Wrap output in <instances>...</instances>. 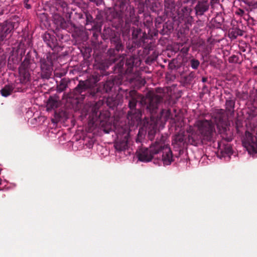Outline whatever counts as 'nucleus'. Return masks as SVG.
Here are the masks:
<instances>
[{"mask_svg": "<svg viewBox=\"0 0 257 257\" xmlns=\"http://www.w3.org/2000/svg\"><path fill=\"white\" fill-rule=\"evenodd\" d=\"M125 99L127 100V106L129 110L127 112V118L132 121V123H138L142 119V111L137 108V104L140 102L142 105L146 106V110L151 115L156 113L158 109V104L163 99V98L151 91L148 92L146 96L139 93L135 90L126 91Z\"/></svg>", "mask_w": 257, "mask_h": 257, "instance_id": "f257e3e1", "label": "nucleus"}, {"mask_svg": "<svg viewBox=\"0 0 257 257\" xmlns=\"http://www.w3.org/2000/svg\"><path fill=\"white\" fill-rule=\"evenodd\" d=\"M135 62V57L130 56L125 60L122 57L114 66V73L118 74L114 78L107 79L102 85L99 84L95 89L96 98H99L104 93L111 91L115 85H120L126 83L127 74L133 72Z\"/></svg>", "mask_w": 257, "mask_h": 257, "instance_id": "f03ea898", "label": "nucleus"}, {"mask_svg": "<svg viewBox=\"0 0 257 257\" xmlns=\"http://www.w3.org/2000/svg\"><path fill=\"white\" fill-rule=\"evenodd\" d=\"M29 53H28L24 61L22 62L19 67L20 83L13 85H6L1 90L2 96L7 97L10 95L14 90L15 91L22 92L26 90L28 87L29 82L31 79V74L30 69L31 65V59L29 56Z\"/></svg>", "mask_w": 257, "mask_h": 257, "instance_id": "7ed1b4c3", "label": "nucleus"}, {"mask_svg": "<svg viewBox=\"0 0 257 257\" xmlns=\"http://www.w3.org/2000/svg\"><path fill=\"white\" fill-rule=\"evenodd\" d=\"M111 14L113 19L122 22L124 20L125 25L128 27L131 23L135 24L138 21L135 8L131 5L130 0H118L117 5L111 12Z\"/></svg>", "mask_w": 257, "mask_h": 257, "instance_id": "20e7f679", "label": "nucleus"}, {"mask_svg": "<svg viewBox=\"0 0 257 257\" xmlns=\"http://www.w3.org/2000/svg\"><path fill=\"white\" fill-rule=\"evenodd\" d=\"M212 118L215 122L222 138L227 142H230L232 137L231 133L227 129V121L225 116L224 110L222 109L217 110L213 114Z\"/></svg>", "mask_w": 257, "mask_h": 257, "instance_id": "39448f33", "label": "nucleus"}, {"mask_svg": "<svg viewBox=\"0 0 257 257\" xmlns=\"http://www.w3.org/2000/svg\"><path fill=\"white\" fill-rule=\"evenodd\" d=\"M194 126L197 128L202 139L207 141H212L215 133L214 124L212 121L205 119H198L196 121Z\"/></svg>", "mask_w": 257, "mask_h": 257, "instance_id": "423d86ee", "label": "nucleus"}, {"mask_svg": "<svg viewBox=\"0 0 257 257\" xmlns=\"http://www.w3.org/2000/svg\"><path fill=\"white\" fill-rule=\"evenodd\" d=\"M91 115L92 119L99 123V125L103 128L106 133H109V128L111 126L110 121V116L107 111H101L99 110V106L96 103L91 109Z\"/></svg>", "mask_w": 257, "mask_h": 257, "instance_id": "0eeeda50", "label": "nucleus"}, {"mask_svg": "<svg viewBox=\"0 0 257 257\" xmlns=\"http://www.w3.org/2000/svg\"><path fill=\"white\" fill-rule=\"evenodd\" d=\"M41 71L40 75L43 79H49L51 78L53 70L52 55L51 53L46 54L40 60Z\"/></svg>", "mask_w": 257, "mask_h": 257, "instance_id": "6e6552de", "label": "nucleus"}, {"mask_svg": "<svg viewBox=\"0 0 257 257\" xmlns=\"http://www.w3.org/2000/svg\"><path fill=\"white\" fill-rule=\"evenodd\" d=\"M158 140L152 144L149 148L142 147L137 151V157L139 160L143 162H149L152 160L154 156L158 154V150L157 148Z\"/></svg>", "mask_w": 257, "mask_h": 257, "instance_id": "1a4fd4ad", "label": "nucleus"}, {"mask_svg": "<svg viewBox=\"0 0 257 257\" xmlns=\"http://www.w3.org/2000/svg\"><path fill=\"white\" fill-rule=\"evenodd\" d=\"M157 148L158 150V153L162 152V161L165 165H170L173 161V154L168 144H165L164 137H161L160 140H158Z\"/></svg>", "mask_w": 257, "mask_h": 257, "instance_id": "9d476101", "label": "nucleus"}, {"mask_svg": "<svg viewBox=\"0 0 257 257\" xmlns=\"http://www.w3.org/2000/svg\"><path fill=\"white\" fill-rule=\"evenodd\" d=\"M75 96L80 95L82 99L85 96H91L96 98L95 89H90L83 80H80L76 87L73 90Z\"/></svg>", "mask_w": 257, "mask_h": 257, "instance_id": "9b49d317", "label": "nucleus"}, {"mask_svg": "<svg viewBox=\"0 0 257 257\" xmlns=\"http://www.w3.org/2000/svg\"><path fill=\"white\" fill-rule=\"evenodd\" d=\"M14 28L13 23L10 21H5L0 25V46L7 40L8 35L11 33Z\"/></svg>", "mask_w": 257, "mask_h": 257, "instance_id": "f8f14e48", "label": "nucleus"}, {"mask_svg": "<svg viewBox=\"0 0 257 257\" xmlns=\"http://www.w3.org/2000/svg\"><path fill=\"white\" fill-rule=\"evenodd\" d=\"M209 5L208 1H198L194 8L196 15L197 16L203 15L208 10Z\"/></svg>", "mask_w": 257, "mask_h": 257, "instance_id": "ddd939ff", "label": "nucleus"}, {"mask_svg": "<svg viewBox=\"0 0 257 257\" xmlns=\"http://www.w3.org/2000/svg\"><path fill=\"white\" fill-rule=\"evenodd\" d=\"M128 135L125 134L122 138L116 141L114 144L115 150L118 152L123 151L128 148Z\"/></svg>", "mask_w": 257, "mask_h": 257, "instance_id": "4468645a", "label": "nucleus"}, {"mask_svg": "<svg viewBox=\"0 0 257 257\" xmlns=\"http://www.w3.org/2000/svg\"><path fill=\"white\" fill-rule=\"evenodd\" d=\"M111 46L113 47L109 50V53L111 54V51H116L117 52L122 51L123 46L121 43V40L119 36H114L110 39Z\"/></svg>", "mask_w": 257, "mask_h": 257, "instance_id": "2eb2a0df", "label": "nucleus"}, {"mask_svg": "<svg viewBox=\"0 0 257 257\" xmlns=\"http://www.w3.org/2000/svg\"><path fill=\"white\" fill-rule=\"evenodd\" d=\"M43 39L47 44L48 47L52 50L57 45V40L53 35H51L49 33H45L43 35Z\"/></svg>", "mask_w": 257, "mask_h": 257, "instance_id": "dca6fc26", "label": "nucleus"}, {"mask_svg": "<svg viewBox=\"0 0 257 257\" xmlns=\"http://www.w3.org/2000/svg\"><path fill=\"white\" fill-rule=\"evenodd\" d=\"M187 132L190 134L188 137L189 143L192 145L197 146L200 142V139H202L201 135H197L191 126L189 127Z\"/></svg>", "mask_w": 257, "mask_h": 257, "instance_id": "f3484780", "label": "nucleus"}, {"mask_svg": "<svg viewBox=\"0 0 257 257\" xmlns=\"http://www.w3.org/2000/svg\"><path fill=\"white\" fill-rule=\"evenodd\" d=\"M133 39L139 40L140 43H145V40L148 39V36L145 32H142L140 28H134L132 32Z\"/></svg>", "mask_w": 257, "mask_h": 257, "instance_id": "a211bd4d", "label": "nucleus"}, {"mask_svg": "<svg viewBox=\"0 0 257 257\" xmlns=\"http://www.w3.org/2000/svg\"><path fill=\"white\" fill-rule=\"evenodd\" d=\"M100 76L98 74H94L90 76L87 79L83 80L88 85L90 89H95V86L97 83L100 80Z\"/></svg>", "mask_w": 257, "mask_h": 257, "instance_id": "6ab92c4d", "label": "nucleus"}, {"mask_svg": "<svg viewBox=\"0 0 257 257\" xmlns=\"http://www.w3.org/2000/svg\"><path fill=\"white\" fill-rule=\"evenodd\" d=\"M146 132H148V137L149 140L152 141L155 138L157 131V124L153 122H148L145 125Z\"/></svg>", "mask_w": 257, "mask_h": 257, "instance_id": "aec40b11", "label": "nucleus"}, {"mask_svg": "<svg viewBox=\"0 0 257 257\" xmlns=\"http://www.w3.org/2000/svg\"><path fill=\"white\" fill-rule=\"evenodd\" d=\"M218 148L223 156L225 155L229 156L232 154V147L228 143L225 144L223 142H218Z\"/></svg>", "mask_w": 257, "mask_h": 257, "instance_id": "412c9836", "label": "nucleus"}, {"mask_svg": "<svg viewBox=\"0 0 257 257\" xmlns=\"http://www.w3.org/2000/svg\"><path fill=\"white\" fill-rule=\"evenodd\" d=\"M59 102L58 97L51 96L49 97L47 103V110L50 111L57 108L59 106Z\"/></svg>", "mask_w": 257, "mask_h": 257, "instance_id": "4be33fe9", "label": "nucleus"}, {"mask_svg": "<svg viewBox=\"0 0 257 257\" xmlns=\"http://www.w3.org/2000/svg\"><path fill=\"white\" fill-rule=\"evenodd\" d=\"M235 103V100L232 97H229L226 100L225 102V108L227 112L230 113V114H234V106Z\"/></svg>", "mask_w": 257, "mask_h": 257, "instance_id": "5701e85b", "label": "nucleus"}, {"mask_svg": "<svg viewBox=\"0 0 257 257\" xmlns=\"http://www.w3.org/2000/svg\"><path fill=\"white\" fill-rule=\"evenodd\" d=\"M243 32L239 29H233L229 31L228 33L229 37L232 39H235L238 36H242Z\"/></svg>", "mask_w": 257, "mask_h": 257, "instance_id": "b1692460", "label": "nucleus"}, {"mask_svg": "<svg viewBox=\"0 0 257 257\" xmlns=\"http://www.w3.org/2000/svg\"><path fill=\"white\" fill-rule=\"evenodd\" d=\"M68 86V81L65 78L62 79L57 86L58 92H61L64 91Z\"/></svg>", "mask_w": 257, "mask_h": 257, "instance_id": "393cba45", "label": "nucleus"}, {"mask_svg": "<svg viewBox=\"0 0 257 257\" xmlns=\"http://www.w3.org/2000/svg\"><path fill=\"white\" fill-rule=\"evenodd\" d=\"M249 96V100L252 104H257V89H252L250 91Z\"/></svg>", "mask_w": 257, "mask_h": 257, "instance_id": "a878e982", "label": "nucleus"}, {"mask_svg": "<svg viewBox=\"0 0 257 257\" xmlns=\"http://www.w3.org/2000/svg\"><path fill=\"white\" fill-rule=\"evenodd\" d=\"M86 25L87 26H88L89 24H93V26L91 27V28H87V29L89 30H93L94 28L96 27V26H95V22L94 20H93L92 16L89 14H86Z\"/></svg>", "mask_w": 257, "mask_h": 257, "instance_id": "bb28decb", "label": "nucleus"}, {"mask_svg": "<svg viewBox=\"0 0 257 257\" xmlns=\"http://www.w3.org/2000/svg\"><path fill=\"white\" fill-rule=\"evenodd\" d=\"M200 61L198 60L193 58L192 56L190 57L189 66H190V67L193 69H197L200 65Z\"/></svg>", "mask_w": 257, "mask_h": 257, "instance_id": "cd10ccee", "label": "nucleus"}, {"mask_svg": "<svg viewBox=\"0 0 257 257\" xmlns=\"http://www.w3.org/2000/svg\"><path fill=\"white\" fill-rule=\"evenodd\" d=\"M235 95L236 97L240 100H245L249 99L248 94L246 92L237 91Z\"/></svg>", "mask_w": 257, "mask_h": 257, "instance_id": "c85d7f7f", "label": "nucleus"}, {"mask_svg": "<svg viewBox=\"0 0 257 257\" xmlns=\"http://www.w3.org/2000/svg\"><path fill=\"white\" fill-rule=\"evenodd\" d=\"M196 74L194 71L191 72L188 75L184 77V80L186 83L190 84L195 78Z\"/></svg>", "mask_w": 257, "mask_h": 257, "instance_id": "c756f323", "label": "nucleus"}, {"mask_svg": "<svg viewBox=\"0 0 257 257\" xmlns=\"http://www.w3.org/2000/svg\"><path fill=\"white\" fill-rule=\"evenodd\" d=\"M243 2L249 7L250 10L257 8V2H253L250 0H243Z\"/></svg>", "mask_w": 257, "mask_h": 257, "instance_id": "7c9ffc66", "label": "nucleus"}, {"mask_svg": "<svg viewBox=\"0 0 257 257\" xmlns=\"http://www.w3.org/2000/svg\"><path fill=\"white\" fill-rule=\"evenodd\" d=\"M96 29V27L94 28V30L93 31V35L92 37V41L93 42L96 43L97 41L98 37L99 35L100 30H95Z\"/></svg>", "mask_w": 257, "mask_h": 257, "instance_id": "2f4dec72", "label": "nucleus"}, {"mask_svg": "<svg viewBox=\"0 0 257 257\" xmlns=\"http://www.w3.org/2000/svg\"><path fill=\"white\" fill-rule=\"evenodd\" d=\"M184 141V136L181 135H176L174 139V141L175 143L179 144L180 143H182Z\"/></svg>", "mask_w": 257, "mask_h": 257, "instance_id": "473e14b6", "label": "nucleus"}, {"mask_svg": "<svg viewBox=\"0 0 257 257\" xmlns=\"http://www.w3.org/2000/svg\"><path fill=\"white\" fill-rule=\"evenodd\" d=\"M238 60L237 56L233 55L228 58V61L229 63H236Z\"/></svg>", "mask_w": 257, "mask_h": 257, "instance_id": "72a5a7b5", "label": "nucleus"}, {"mask_svg": "<svg viewBox=\"0 0 257 257\" xmlns=\"http://www.w3.org/2000/svg\"><path fill=\"white\" fill-rule=\"evenodd\" d=\"M189 50V48L188 47H184L181 50V52L183 54H187Z\"/></svg>", "mask_w": 257, "mask_h": 257, "instance_id": "f704fd0d", "label": "nucleus"}, {"mask_svg": "<svg viewBox=\"0 0 257 257\" xmlns=\"http://www.w3.org/2000/svg\"><path fill=\"white\" fill-rule=\"evenodd\" d=\"M60 26L63 29H66L67 23L66 22L64 19L61 22Z\"/></svg>", "mask_w": 257, "mask_h": 257, "instance_id": "c9c22d12", "label": "nucleus"}, {"mask_svg": "<svg viewBox=\"0 0 257 257\" xmlns=\"http://www.w3.org/2000/svg\"><path fill=\"white\" fill-rule=\"evenodd\" d=\"M29 0H24V4L25 5V7L27 9H30L31 8V6L30 5L28 4Z\"/></svg>", "mask_w": 257, "mask_h": 257, "instance_id": "e433bc0d", "label": "nucleus"}, {"mask_svg": "<svg viewBox=\"0 0 257 257\" xmlns=\"http://www.w3.org/2000/svg\"><path fill=\"white\" fill-rule=\"evenodd\" d=\"M57 3H59L61 6L64 7L66 6V3L63 1V0H56Z\"/></svg>", "mask_w": 257, "mask_h": 257, "instance_id": "4c0bfd02", "label": "nucleus"}, {"mask_svg": "<svg viewBox=\"0 0 257 257\" xmlns=\"http://www.w3.org/2000/svg\"><path fill=\"white\" fill-rule=\"evenodd\" d=\"M165 7L168 9H170L171 10H172L175 7L174 4L173 3H172L171 4H169V6H167V4H165Z\"/></svg>", "mask_w": 257, "mask_h": 257, "instance_id": "58836bf2", "label": "nucleus"}, {"mask_svg": "<svg viewBox=\"0 0 257 257\" xmlns=\"http://www.w3.org/2000/svg\"><path fill=\"white\" fill-rule=\"evenodd\" d=\"M140 132L139 131V134H138V136L137 137V138L136 139V142L137 143H139V142H141V140H140Z\"/></svg>", "mask_w": 257, "mask_h": 257, "instance_id": "ea45409f", "label": "nucleus"}, {"mask_svg": "<svg viewBox=\"0 0 257 257\" xmlns=\"http://www.w3.org/2000/svg\"><path fill=\"white\" fill-rule=\"evenodd\" d=\"M208 80L207 77H203L202 78V81L204 83L207 82Z\"/></svg>", "mask_w": 257, "mask_h": 257, "instance_id": "a19ab883", "label": "nucleus"}, {"mask_svg": "<svg viewBox=\"0 0 257 257\" xmlns=\"http://www.w3.org/2000/svg\"><path fill=\"white\" fill-rule=\"evenodd\" d=\"M166 113V116H169V115L171 114V111L170 110H167Z\"/></svg>", "mask_w": 257, "mask_h": 257, "instance_id": "79ce46f5", "label": "nucleus"}, {"mask_svg": "<svg viewBox=\"0 0 257 257\" xmlns=\"http://www.w3.org/2000/svg\"><path fill=\"white\" fill-rule=\"evenodd\" d=\"M239 14H240L241 15H242L244 13V11L242 10L239 9Z\"/></svg>", "mask_w": 257, "mask_h": 257, "instance_id": "37998d69", "label": "nucleus"}, {"mask_svg": "<svg viewBox=\"0 0 257 257\" xmlns=\"http://www.w3.org/2000/svg\"><path fill=\"white\" fill-rule=\"evenodd\" d=\"M218 1H219V0H211V2L213 3H216Z\"/></svg>", "mask_w": 257, "mask_h": 257, "instance_id": "c03bdc74", "label": "nucleus"}, {"mask_svg": "<svg viewBox=\"0 0 257 257\" xmlns=\"http://www.w3.org/2000/svg\"><path fill=\"white\" fill-rule=\"evenodd\" d=\"M79 33H80V34L81 35H83V34H84V32H83V31L80 32Z\"/></svg>", "mask_w": 257, "mask_h": 257, "instance_id": "a18cd8bd", "label": "nucleus"}]
</instances>
